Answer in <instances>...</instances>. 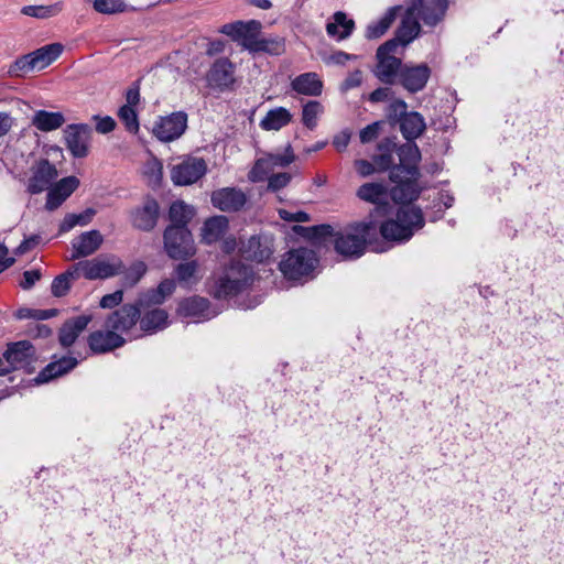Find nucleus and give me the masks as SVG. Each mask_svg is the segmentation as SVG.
I'll use <instances>...</instances> for the list:
<instances>
[{
	"instance_id": "21",
	"label": "nucleus",
	"mask_w": 564,
	"mask_h": 564,
	"mask_svg": "<svg viewBox=\"0 0 564 564\" xmlns=\"http://www.w3.org/2000/svg\"><path fill=\"white\" fill-rule=\"evenodd\" d=\"M79 186V180L76 176H67L52 186L47 193L45 208L55 210L58 208Z\"/></svg>"
},
{
	"instance_id": "48",
	"label": "nucleus",
	"mask_w": 564,
	"mask_h": 564,
	"mask_svg": "<svg viewBox=\"0 0 564 564\" xmlns=\"http://www.w3.org/2000/svg\"><path fill=\"white\" fill-rule=\"evenodd\" d=\"M93 7L102 14L121 13L127 10V4L122 0H94Z\"/></svg>"
},
{
	"instance_id": "56",
	"label": "nucleus",
	"mask_w": 564,
	"mask_h": 564,
	"mask_svg": "<svg viewBox=\"0 0 564 564\" xmlns=\"http://www.w3.org/2000/svg\"><path fill=\"white\" fill-rule=\"evenodd\" d=\"M278 214L281 219L290 223H307L311 220L310 215L306 212L299 210L296 213H291L286 209H279Z\"/></svg>"
},
{
	"instance_id": "62",
	"label": "nucleus",
	"mask_w": 564,
	"mask_h": 564,
	"mask_svg": "<svg viewBox=\"0 0 564 564\" xmlns=\"http://www.w3.org/2000/svg\"><path fill=\"white\" fill-rule=\"evenodd\" d=\"M94 119L97 121L96 131L99 133H109L116 128V121L109 116L102 118L95 116Z\"/></svg>"
},
{
	"instance_id": "51",
	"label": "nucleus",
	"mask_w": 564,
	"mask_h": 564,
	"mask_svg": "<svg viewBox=\"0 0 564 564\" xmlns=\"http://www.w3.org/2000/svg\"><path fill=\"white\" fill-rule=\"evenodd\" d=\"M70 273H63L56 276L51 285L52 294L56 297H62L67 294L70 288L69 279Z\"/></svg>"
},
{
	"instance_id": "13",
	"label": "nucleus",
	"mask_w": 564,
	"mask_h": 564,
	"mask_svg": "<svg viewBox=\"0 0 564 564\" xmlns=\"http://www.w3.org/2000/svg\"><path fill=\"white\" fill-rule=\"evenodd\" d=\"M140 300L137 304H124L112 312L105 322L106 329H113L118 334L129 332L140 322Z\"/></svg>"
},
{
	"instance_id": "64",
	"label": "nucleus",
	"mask_w": 564,
	"mask_h": 564,
	"mask_svg": "<svg viewBox=\"0 0 564 564\" xmlns=\"http://www.w3.org/2000/svg\"><path fill=\"white\" fill-rule=\"evenodd\" d=\"M399 45H401V41H399L398 37L395 36L394 39H391L383 43L382 45H380L377 50V55L393 56L392 54L395 52Z\"/></svg>"
},
{
	"instance_id": "11",
	"label": "nucleus",
	"mask_w": 564,
	"mask_h": 564,
	"mask_svg": "<svg viewBox=\"0 0 564 564\" xmlns=\"http://www.w3.org/2000/svg\"><path fill=\"white\" fill-rule=\"evenodd\" d=\"M187 128V115L183 111L160 117L153 124L152 133L163 142L178 139Z\"/></svg>"
},
{
	"instance_id": "3",
	"label": "nucleus",
	"mask_w": 564,
	"mask_h": 564,
	"mask_svg": "<svg viewBox=\"0 0 564 564\" xmlns=\"http://www.w3.org/2000/svg\"><path fill=\"white\" fill-rule=\"evenodd\" d=\"M424 226L422 210L414 206L400 207L395 219H389L380 225V234L386 240H409L415 230Z\"/></svg>"
},
{
	"instance_id": "39",
	"label": "nucleus",
	"mask_w": 564,
	"mask_h": 564,
	"mask_svg": "<svg viewBox=\"0 0 564 564\" xmlns=\"http://www.w3.org/2000/svg\"><path fill=\"white\" fill-rule=\"evenodd\" d=\"M401 7L390 8L378 21L370 23L366 29V37L376 40L381 37L394 22Z\"/></svg>"
},
{
	"instance_id": "28",
	"label": "nucleus",
	"mask_w": 564,
	"mask_h": 564,
	"mask_svg": "<svg viewBox=\"0 0 564 564\" xmlns=\"http://www.w3.org/2000/svg\"><path fill=\"white\" fill-rule=\"evenodd\" d=\"M177 314L183 317L209 319L214 314L209 311V302L205 297L191 296L178 303Z\"/></svg>"
},
{
	"instance_id": "44",
	"label": "nucleus",
	"mask_w": 564,
	"mask_h": 564,
	"mask_svg": "<svg viewBox=\"0 0 564 564\" xmlns=\"http://www.w3.org/2000/svg\"><path fill=\"white\" fill-rule=\"evenodd\" d=\"M193 216V210L184 203V202H174L169 210V217L172 221L171 226H184L186 227L187 223L191 220Z\"/></svg>"
},
{
	"instance_id": "22",
	"label": "nucleus",
	"mask_w": 564,
	"mask_h": 564,
	"mask_svg": "<svg viewBox=\"0 0 564 564\" xmlns=\"http://www.w3.org/2000/svg\"><path fill=\"white\" fill-rule=\"evenodd\" d=\"M357 197L364 202L376 205L375 212L387 215L390 205L386 202L387 187L381 183H365L357 189Z\"/></svg>"
},
{
	"instance_id": "24",
	"label": "nucleus",
	"mask_w": 564,
	"mask_h": 564,
	"mask_svg": "<svg viewBox=\"0 0 564 564\" xmlns=\"http://www.w3.org/2000/svg\"><path fill=\"white\" fill-rule=\"evenodd\" d=\"M91 315H79L64 322L58 330V343L63 348L70 347L91 322Z\"/></svg>"
},
{
	"instance_id": "47",
	"label": "nucleus",
	"mask_w": 564,
	"mask_h": 564,
	"mask_svg": "<svg viewBox=\"0 0 564 564\" xmlns=\"http://www.w3.org/2000/svg\"><path fill=\"white\" fill-rule=\"evenodd\" d=\"M196 271L197 263L195 261L180 263L175 269L178 282L185 286L196 283Z\"/></svg>"
},
{
	"instance_id": "52",
	"label": "nucleus",
	"mask_w": 564,
	"mask_h": 564,
	"mask_svg": "<svg viewBox=\"0 0 564 564\" xmlns=\"http://www.w3.org/2000/svg\"><path fill=\"white\" fill-rule=\"evenodd\" d=\"M408 105L405 101L397 99L393 100L387 110V117L390 121L399 122L408 112Z\"/></svg>"
},
{
	"instance_id": "54",
	"label": "nucleus",
	"mask_w": 564,
	"mask_h": 564,
	"mask_svg": "<svg viewBox=\"0 0 564 564\" xmlns=\"http://www.w3.org/2000/svg\"><path fill=\"white\" fill-rule=\"evenodd\" d=\"M291 178L292 175L286 172L268 175V189L276 192L284 188L291 182Z\"/></svg>"
},
{
	"instance_id": "17",
	"label": "nucleus",
	"mask_w": 564,
	"mask_h": 564,
	"mask_svg": "<svg viewBox=\"0 0 564 564\" xmlns=\"http://www.w3.org/2000/svg\"><path fill=\"white\" fill-rule=\"evenodd\" d=\"M240 252L247 260L267 262L274 252L273 239L269 236H252L242 242Z\"/></svg>"
},
{
	"instance_id": "41",
	"label": "nucleus",
	"mask_w": 564,
	"mask_h": 564,
	"mask_svg": "<svg viewBox=\"0 0 564 564\" xmlns=\"http://www.w3.org/2000/svg\"><path fill=\"white\" fill-rule=\"evenodd\" d=\"M378 152L372 156V161L377 165L379 172H384L392 167L394 163L393 152L397 149V144L391 139H384L378 147Z\"/></svg>"
},
{
	"instance_id": "4",
	"label": "nucleus",
	"mask_w": 564,
	"mask_h": 564,
	"mask_svg": "<svg viewBox=\"0 0 564 564\" xmlns=\"http://www.w3.org/2000/svg\"><path fill=\"white\" fill-rule=\"evenodd\" d=\"M62 52L63 45L59 43L45 45L17 59L11 65L9 73L14 76H21L34 69H43L54 62Z\"/></svg>"
},
{
	"instance_id": "55",
	"label": "nucleus",
	"mask_w": 564,
	"mask_h": 564,
	"mask_svg": "<svg viewBox=\"0 0 564 564\" xmlns=\"http://www.w3.org/2000/svg\"><path fill=\"white\" fill-rule=\"evenodd\" d=\"M381 124V121H376L361 129L359 132L361 143H369L377 139L380 132Z\"/></svg>"
},
{
	"instance_id": "58",
	"label": "nucleus",
	"mask_w": 564,
	"mask_h": 564,
	"mask_svg": "<svg viewBox=\"0 0 564 564\" xmlns=\"http://www.w3.org/2000/svg\"><path fill=\"white\" fill-rule=\"evenodd\" d=\"M123 301V292L117 290L113 293L106 294L101 297L99 305L102 308H112L118 306Z\"/></svg>"
},
{
	"instance_id": "35",
	"label": "nucleus",
	"mask_w": 564,
	"mask_h": 564,
	"mask_svg": "<svg viewBox=\"0 0 564 564\" xmlns=\"http://www.w3.org/2000/svg\"><path fill=\"white\" fill-rule=\"evenodd\" d=\"M140 327L144 333L153 334L169 325V314L163 308H153L140 316Z\"/></svg>"
},
{
	"instance_id": "9",
	"label": "nucleus",
	"mask_w": 564,
	"mask_h": 564,
	"mask_svg": "<svg viewBox=\"0 0 564 564\" xmlns=\"http://www.w3.org/2000/svg\"><path fill=\"white\" fill-rule=\"evenodd\" d=\"M207 172L204 159L187 156L171 169V180L175 185L186 186L196 183Z\"/></svg>"
},
{
	"instance_id": "45",
	"label": "nucleus",
	"mask_w": 564,
	"mask_h": 564,
	"mask_svg": "<svg viewBox=\"0 0 564 564\" xmlns=\"http://www.w3.org/2000/svg\"><path fill=\"white\" fill-rule=\"evenodd\" d=\"M324 111V107L317 100H310L303 106L302 122L307 128L313 130L317 124V118Z\"/></svg>"
},
{
	"instance_id": "60",
	"label": "nucleus",
	"mask_w": 564,
	"mask_h": 564,
	"mask_svg": "<svg viewBox=\"0 0 564 564\" xmlns=\"http://www.w3.org/2000/svg\"><path fill=\"white\" fill-rule=\"evenodd\" d=\"M334 235V229L330 225H318L312 226V231L310 232V240H321L326 237H332Z\"/></svg>"
},
{
	"instance_id": "63",
	"label": "nucleus",
	"mask_w": 564,
	"mask_h": 564,
	"mask_svg": "<svg viewBox=\"0 0 564 564\" xmlns=\"http://www.w3.org/2000/svg\"><path fill=\"white\" fill-rule=\"evenodd\" d=\"M41 279L40 270H30L23 273V280L20 282V286L23 290H30Z\"/></svg>"
},
{
	"instance_id": "12",
	"label": "nucleus",
	"mask_w": 564,
	"mask_h": 564,
	"mask_svg": "<svg viewBox=\"0 0 564 564\" xmlns=\"http://www.w3.org/2000/svg\"><path fill=\"white\" fill-rule=\"evenodd\" d=\"M91 128L86 123L68 124L64 129L65 144L75 158H86L89 153Z\"/></svg>"
},
{
	"instance_id": "25",
	"label": "nucleus",
	"mask_w": 564,
	"mask_h": 564,
	"mask_svg": "<svg viewBox=\"0 0 564 564\" xmlns=\"http://www.w3.org/2000/svg\"><path fill=\"white\" fill-rule=\"evenodd\" d=\"M159 204L153 198H148L142 207L137 208L132 214V224L135 228L150 231L152 230L159 218Z\"/></svg>"
},
{
	"instance_id": "5",
	"label": "nucleus",
	"mask_w": 564,
	"mask_h": 564,
	"mask_svg": "<svg viewBox=\"0 0 564 564\" xmlns=\"http://www.w3.org/2000/svg\"><path fill=\"white\" fill-rule=\"evenodd\" d=\"M316 261L314 251L299 248L289 251L281 260L279 268L286 279L300 280L313 271Z\"/></svg>"
},
{
	"instance_id": "32",
	"label": "nucleus",
	"mask_w": 564,
	"mask_h": 564,
	"mask_svg": "<svg viewBox=\"0 0 564 564\" xmlns=\"http://www.w3.org/2000/svg\"><path fill=\"white\" fill-rule=\"evenodd\" d=\"M291 87L301 95L319 96L323 90V83L316 73H304L291 82Z\"/></svg>"
},
{
	"instance_id": "61",
	"label": "nucleus",
	"mask_w": 564,
	"mask_h": 564,
	"mask_svg": "<svg viewBox=\"0 0 564 564\" xmlns=\"http://www.w3.org/2000/svg\"><path fill=\"white\" fill-rule=\"evenodd\" d=\"M140 102V86L138 83L132 84L126 91V104L123 106L135 108Z\"/></svg>"
},
{
	"instance_id": "50",
	"label": "nucleus",
	"mask_w": 564,
	"mask_h": 564,
	"mask_svg": "<svg viewBox=\"0 0 564 564\" xmlns=\"http://www.w3.org/2000/svg\"><path fill=\"white\" fill-rule=\"evenodd\" d=\"M58 311L56 308L51 310H32V308H20L15 316L19 319L33 318L36 321H44L56 316Z\"/></svg>"
},
{
	"instance_id": "53",
	"label": "nucleus",
	"mask_w": 564,
	"mask_h": 564,
	"mask_svg": "<svg viewBox=\"0 0 564 564\" xmlns=\"http://www.w3.org/2000/svg\"><path fill=\"white\" fill-rule=\"evenodd\" d=\"M144 174L149 177L151 185H159L163 175L162 164L156 160L149 162L145 166Z\"/></svg>"
},
{
	"instance_id": "14",
	"label": "nucleus",
	"mask_w": 564,
	"mask_h": 564,
	"mask_svg": "<svg viewBox=\"0 0 564 564\" xmlns=\"http://www.w3.org/2000/svg\"><path fill=\"white\" fill-rule=\"evenodd\" d=\"M419 176L417 167L405 169V173H400L399 180L392 181L397 185L391 189V198L400 204L414 200L420 194Z\"/></svg>"
},
{
	"instance_id": "2",
	"label": "nucleus",
	"mask_w": 564,
	"mask_h": 564,
	"mask_svg": "<svg viewBox=\"0 0 564 564\" xmlns=\"http://www.w3.org/2000/svg\"><path fill=\"white\" fill-rule=\"evenodd\" d=\"M377 239L375 221H359L345 227L335 234V250L345 258H359L365 253L366 246Z\"/></svg>"
},
{
	"instance_id": "20",
	"label": "nucleus",
	"mask_w": 564,
	"mask_h": 564,
	"mask_svg": "<svg viewBox=\"0 0 564 564\" xmlns=\"http://www.w3.org/2000/svg\"><path fill=\"white\" fill-rule=\"evenodd\" d=\"M34 356V347L29 340H20L8 345L3 352L10 372L29 364Z\"/></svg>"
},
{
	"instance_id": "49",
	"label": "nucleus",
	"mask_w": 564,
	"mask_h": 564,
	"mask_svg": "<svg viewBox=\"0 0 564 564\" xmlns=\"http://www.w3.org/2000/svg\"><path fill=\"white\" fill-rule=\"evenodd\" d=\"M118 118L129 132L137 133L139 131V120L135 108L120 107Z\"/></svg>"
},
{
	"instance_id": "34",
	"label": "nucleus",
	"mask_w": 564,
	"mask_h": 564,
	"mask_svg": "<svg viewBox=\"0 0 564 564\" xmlns=\"http://www.w3.org/2000/svg\"><path fill=\"white\" fill-rule=\"evenodd\" d=\"M399 122L400 130L408 141L417 139L426 129L423 116L416 111L406 113Z\"/></svg>"
},
{
	"instance_id": "29",
	"label": "nucleus",
	"mask_w": 564,
	"mask_h": 564,
	"mask_svg": "<svg viewBox=\"0 0 564 564\" xmlns=\"http://www.w3.org/2000/svg\"><path fill=\"white\" fill-rule=\"evenodd\" d=\"M104 237L98 230L82 234L73 241L72 259L84 258L96 252L102 245Z\"/></svg>"
},
{
	"instance_id": "33",
	"label": "nucleus",
	"mask_w": 564,
	"mask_h": 564,
	"mask_svg": "<svg viewBox=\"0 0 564 564\" xmlns=\"http://www.w3.org/2000/svg\"><path fill=\"white\" fill-rule=\"evenodd\" d=\"M355 29V22L347 18L343 11H337L333 15V21L326 24V32L330 37H336L338 41L345 40L350 36Z\"/></svg>"
},
{
	"instance_id": "10",
	"label": "nucleus",
	"mask_w": 564,
	"mask_h": 564,
	"mask_svg": "<svg viewBox=\"0 0 564 564\" xmlns=\"http://www.w3.org/2000/svg\"><path fill=\"white\" fill-rule=\"evenodd\" d=\"M250 276L251 270L249 267L240 262L232 263L225 276L220 279L215 295L227 297L237 294L249 283Z\"/></svg>"
},
{
	"instance_id": "27",
	"label": "nucleus",
	"mask_w": 564,
	"mask_h": 564,
	"mask_svg": "<svg viewBox=\"0 0 564 564\" xmlns=\"http://www.w3.org/2000/svg\"><path fill=\"white\" fill-rule=\"evenodd\" d=\"M400 163L394 165L390 171V180L400 178V173H405V169L417 167L416 164L421 160V153L415 143H406L398 148Z\"/></svg>"
},
{
	"instance_id": "8",
	"label": "nucleus",
	"mask_w": 564,
	"mask_h": 564,
	"mask_svg": "<svg viewBox=\"0 0 564 564\" xmlns=\"http://www.w3.org/2000/svg\"><path fill=\"white\" fill-rule=\"evenodd\" d=\"M296 156L291 144H288L283 153H265L259 158L251 171L249 180L252 182H261L268 177L275 169L286 167L295 161Z\"/></svg>"
},
{
	"instance_id": "57",
	"label": "nucleus",
	"mask_w": 564,
	"mask_h": 564,
	"mask_svg": "<svg viewBox=\"0 0 564 564\" xmlns=\"http://www.w3.org/2000/svg\"><path fill=\"white\" fill-rule=\"evenodd\" d=\"M354 166H355L357 173L362 177H367V176L372 175L376 172H379L377 170V165L375 164L373 161L370 162V161H367L364 159L356 160L354 162Z\"/></svg>"
},
{
	"instance_id": "36",
	"label": "nucleus",
	"mask_w": 564,
	"mask_h": 564,
	"mask_svg": "<svg viewBox=\"0 0 564 564\" xmlns=\"http://www.w3.org/2000/svg\"><path fill=\"white\" fill-rule=\"evenodd\" d=\"M292 113L284 107H276L267 112L259 126L265 131H278L292 121Z\"/></svg>"
},
{
	"instance_id": "18",
	"label": "nucleus",
	"mask_w": 564,
	"mask_h": 564,
	"mask_svg": "<svg viewBox=\"0 0 564 564\" xmlns=\"http://www.w3.org/2000/svg\"><path fill=\"white\" fill-rule=\"evenodd\" d=\"M210 200L214 207L223 212H237L245 206L247 197L241 189L224 187L214 191Z\"/></svg>"
},
{
	"instance_id": "59",
	"label": "nucleus",
	"mask_w": 564,
	"mask_h": 564,
	"mask_svg": "<svg viewBox=\"0 0 564 564\" xmlns=\"http://www.w3.org/2000/svg\"><path fill=\"white\" fill-rule=\"evenodd\" d=\"M15 124V119L10 112L0 111V139L8 135Z\"/></svg>"
},
{
	"instance_id": "26",
	"label": "nucleus",
	"mask_w": 564,
	"mask_h": 564,
	"mask_svg": "<svg viewBox=\"0 0 564 564\" xmlns=\"http://www.w3.org/2000/svg\"><path fill=\"white\" fill-rule=\"evenodd\" d=\"M124 338L113 329L96 330L88 336V345L95 352H106L123 346Z\"/></svg>"
},
{
	"instance_id": "23",
	"label": "nucleus",
	"mask_w": 564,
	"mask_h": 564,
	"mask_svg": "<svg viewBox=\"0 0 564 564\" xmlns=\"http://www.w3.org/2000/svg\"><path fill=\"white\" fill-rule=\"evenodd\" d=\"M234 73L232 63L228 58H219L210 67L207 82L209 86L224 90L235 83Z\"/></svg>"
},
{
	"instance_id": "30",
	"label": "nucleus",
	"mask_w": 564,
	"mask_h": 564,
	"mask_svg": "<svg viewBox=\"0 0 564 564\" xmlns=\"http://www.w3.org/2000/svg\"><path fill=\"white\" fill-rule=\"evenodd\" d=\"M447 8L448 0H422L416 13L425 25L434 26L444 19Z\"/></svg>"
},
{
	"instance_id": "1",
	"label": "nucleus",
	"mask_w": 564,
	"mask_h": 564,
	"mask_svg": "<svg viewBox=\"0 0 564 564\" xmlns=\"http://www.w3.org/2000/svg\"><path fill=\"white\" fill-rule=\"evenodd\" d=\"M262 24L257 20L236 21L224 24L220 32L252 53H279L282 45L274 40L261 37Z\"/></svg>"
},
{
	"instance_id": "40",
	"label": "nucleus",
	"mask_w": 564,
	"mask_h": 564,
	"mask_svg": "<svg viewBox=\"0 0 564 564\" xmlns=\"http://www.w3.org/2000/svg\"><path fill=\"white\" fill-rule=\"evenodd\" d=\"M228 228V219L225 216H215L207 219L203 227L202 237L206 243H213L220 239Z\"/></svg>"
},
{
	"instance_id": "46",
	"label": "nucleus",
	"mask_w": 564,
	"mask_h": 564,
	"mask_svg": "<svg viewBox=\"0 0 564 564\" xmlns=\"http://www.w3.org/2000/svg\"><path fill=\"white\" fill-rule=\"evenodd\" d=\"M147 265L142 261L133 262L128 269H123L122 285L124 288H133L145 274Z\"/></svg>"
},
{
	"instance_id": "43",
	"label": "nucleus",
	"mask_w": 564,
	"mask_h": 564,
	"mask_svg": "<svg viewBox=\"0 0 564 564\" xmlns=\"http://www.w3.org/2000/svg\"><path fill=\"white\" fill-rule=\"evenodd\" d=\"M63 10V2H55L50 6H26L23 7L21 12L25 15L47 19L57 15Z\"/></svg>"
},
{
	"instance_id": "7",
	"label": "nucleus",
	"mask_w": 564,
	"mask_h": 564,
	"mask_svg": "<svg viewBox=\"0 0 564 564\" xmlns=\"http://www.w3.org/2000/svg\"><path fill=\"white\" fill-rule=\"evenodd\" d=\"M164 248L172 259H185L195 253L191 231L184 226H169L164 231Z\"/></svg>"
},
{
	"instance_id": "16",
	"label": "nucleus",
	"mask_w": 564,
	"mask_h": 564,
	"mask_svg": "<svg viewBox=\"0 0 564 564\" xmlns=\"http://www.w3.org/2000/svg\"><path fill=\"white\" fill-rule=\"evenodd\" d=\"M420 4H422V0H410L401 23L395 31V36L401 41V45L403 46L412 42L421 31V25L417 21L419 15L416 13Z\"/></svg>"
},
{
	"instance_id": "37",
	"label": "nucleus",
	"mask_w": 564,
	"mask_h": 564,
	"mask_svg": "<svg viewBox=\"0 0 564 564\" xmlns=\"http://www.w3.org/2000/svg\"><path fill=\"white\" fill-rule=\"evenodd\" d=\"M377 77L386 84L394 83L395 75L401 69V59L395 56L377 55Z\"/></svg>"
},
{
	"instance_id": "31",
	"label": "nucleus",
	"mask_w": 564,
	"mask_h": 564,
	"mask_svg": "<svg viewBox=\"0 0 564 564\" xmlns=\"http://www.w3.org/2000/svg\"><path fill=\"white\" fill-rule=\"evenodd\" d=\"M77 365L74 357L64 356L61 359L50 362L35 378L37 383H45L68 372Z\"/></svg>"
},
{
	"instance_id": "15",
	"label": "nucleus",
	"mask_w": 564,
	"mask_h": 564,
	"mask_svg": "<svg viewBox=\"0 0 564 564\" xmlns=\"http://www.w3.org/2000/svg\"><path fill=\"white\" fill-rule=\"evenodd\" d=\"M58 172L47 160H40L32 167V175L28 181V191L31 194H39L50 191L52 183L57 178Z\"/></svg>"
},
{
	"instance_id": "42",
	"label": "nucleus",
	"mask_w": 564,
	"mask_h": 564,
	"mask_svg": "<svg viewBox=\"0 0 564 564\" xmlns=\"http://www.w3.org/2000/svg\"><path fill=\"white\" fill-rule=\"evenodd\" d=\"M175 290V282L171 279L163 280L155 290H150L140 297V305L162 304Z\"/></svg>"
},
{
	"instance_id": "19",
	"label": "nucleus",
	"mask_w": 564,
	"mask_h": 564,
	"mask_svg": "<svg viewBox=\"0 0 564 564\" xmlns=\"http://www.w3.org/2000/svg\"><path fill=\"white\" fill-rule=\"evenodd\" d=\"M431 75V69L426 64L416 66H404L399 72L401 85L410 93L422 90Z\"/></svg>"
},
{
	"instance_id": "6",
	"label": "nucleus",
	"mask_w": 564,
	"mask_h": 564,
	"mask_svg": "<svg viewBox=\"0 0 564 564\" xmlns=\"http://www.w3.org/2000/svg\"><path fill=\"white\" fill-rule=\"evenodd\" d=\"M76 269L87 280H105L123 272L124 263L116 256H105L77 263Z\"/></svg>"
},
{
	"instance_id": "38",
	"label": "nucleus",
	"mask_w": 564,
	"mask_h": 564,
	"mask_svg": "<svg viewBox=\"0 0 564 564\" xmlns=\"http://www.w3.org/2000/svg\"><path fill=\"white\" fill-rule=\"evenodd\" d=\"M65 122L62 112H50L46 110H39L32 118V124L40 131H53L61 128Z\"/></svg>"
}]
</instances>
